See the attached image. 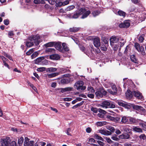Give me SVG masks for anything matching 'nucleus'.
I'll use <instances>...</instances> for the list:
<instances>
[{
  "mask_svg": "<svg viewBox=\"0 0 146 146\" xmlns=\"http://www.w3.org/2000/svg\"><path fill=\"white\" fill-rule=\"evenodd\" d=\"M71 38L73 39L75 42L77 44H78L79 41L77 38H75L73 36H71Z\"/></svg>",
  "mask_w": 146,
  "mask_h": 146,
  "instance_id": "55",
  "label": "nucleus"
},
{
  "mask_svg": "<svg viewBox=\"0 0 146 146\" xmlns=\"http://www.w3.org/2000/svg\"><path fill=\"white\" fill-rule=\"evenodd\" d=\"M46 1H47L51 5H53L55 3H56L55 0H46Z\"/></svg>",
  "mask_w": 146,
  "mask_h": 146,
  "instance_id": "58",
  "label": "nucleus"
},
{
  "mask_svg": "<svg viewBox=\"0 0 146 146\" xmlns=\"http://www.w3.org/2000/svg\"><path fill=\"white\" fill-rule=\"evenodd\" d=\"M97 116L98 117L100 118H103L104 117V115L103 114L100 113H98V114Z\"/></svg>",
  "mask_w": 146,
  "mask_h": 146,
  "instance_id": "64",
  "label": "nucleus"
},
{
  "mask_svg": "<svg viewBox=\"0 0 146 146\" xmlns=\"http://www.w3.org/2000/svg\"><path fill=\"white\" fill-rule=\"evenodd\" d=\"M17 143L15 141H12L11 143V146H16Z\"/></svg>",
  "mask_w": 146,
  "mask_h": 146,
  "instance_id": "63",
  "label": "nucleus"
},
{
  "mask_svg": "<svg viewBox=\"0 0 146 146\" xmlns=\"http://www.w3.org/2000/svg\"><path fill=\"white\" fill-rule=\"evenodd\" d=\"M111 45L114 50L115 51L117 50L118 46L117 44H111Z\"/></svg>",
  "mask_w": 146,
  "mask_h": 146,
  "instance_id": "42",
  "label": "nucleus"
},
{
  "mask_svg": "<svg viewBox=\"0 0 146 146\" xmlns=\"http://www.w3.org/2000/svg\"><path fill=\"white\" fill-rule=\"evenodd\" d=\"M70 80L69 78H63L61 80L62 84H67L70 82Z\"/></svg>",
  "mask_w": 146,
  "mask_h": 146,
  "instance_id": "26",
  "label": "nucleus"
},
{
  "mask_svg": "<svg viewBox=\"0 0 146 146\" xmlns=\"http://www.w3.org/2000/svg\"><path fill=\"white\" fill-rule=\"evenodd\" d=\"M111 116L110 115H107V118L109 119H110V120L115 121V118L112 116L113 115V114H111Z\"/></svg>",
  "mask_w": 146,
  "mask_h": 146,
  "instance_id": "45",
  "label": "nucleus"
},
{
  "mask_svg": "<svg viewBox=\"0 0 146 146\" xmlns=\"http://www.w3.org/2000/svg\"><path fill=\"white\" fill-rule=\"evenodd\" d=\"M79 47L80 49L82 51H84V52L86 53V54L88 55V54L87 53V52L86 53V52L84 51L85 50V48L84 47V46H83L82 45H79ZM86 52H87L86 51Z\"/></svg>",
  "mask_w": 146,
  "mask_h": 146,
  "instance_id": "46",
  "label": "nucleus"
},
{
  "mask_svg": "<svg viewBox=\"0 0 146 146\" xmlns=\"http://www.w3.org/2000/svg\"><path fill=\"white\" fill-rule=\"evenodd\" d=\"M106 128L110 131L112 132H114L115 131V129L114 128L111 126L107 125L106 126Z\"/></svg>",
  "mask_w": 146,
  "mask_h": 146,
  "instance_id": "31",
  "label": "nucleus"
},
{
  "mask_svg": "<svg viewBox=\"0 0 146 146\" xmlns=\"http://www.w3.org/2000/svg\"><path fill=\"white\" fill-rule=\"evenodd\" d=\"M133 96L138 99H143V97L141 94L138 91H133L132 92Z\"/></svg>",
  "mask_w": 146,
  "mask_h": 146,
  "instance_id": "9",
  "label": "nucleus"
},
{
  "mask_svg": "<svg viewBox=\"0 0 146 146\" xmlns=\"http://www.w3.org/2000/svg\"><path fill=\"white\" fill-rule=\"evenodd\" d=\"M99 132L103 135H109L111 134V132L109 131L101 129L99 130Z\"/></svg>",
  "mask_w": 146,
  "mask_h": 146,
  "instance_id": "12",
  "label": "nucleus"
},
{
  "mask_svg": "<svg viewBox=\"0 0 146 146\" xmlns=\"http://www.w3.org/2000/svg\"><path fill=\"white\" fill-rule=\"evenodd\" d=\"M29 39L31 41H27L26 43V45L28 47L32 46L34 45V43L36 45H37L40 42V37L38 35H36L35 36L30 37Z\"/></svg>",
  "mask_w": 146,
  "mask_h": 146,
  "instance_id": "1",
  "label": "nucleus"
},
{
  "mask_svg": "<svg viewBox=\"0 0 146 146\" xmlns=\"http://www.w3.org/2000/svg\"><path fill=\"white\" fill-rule=\"evenodd\" d=\"M133 130L136 132L139 133H142V130L140 128L137 127H134L133 128Z\"/></svg>",
  "mask_w": 146,
  "mask_h": 146,
  "instance_id": "30",
  "label": "nucleus"
},
{
  "mask_svg": "<svg viewBox=\"0 0 146 146\" xmlns=\"http://www.w3.org/2000/svg\"><path fill=\"white\" fill-rule=\"evenodd\" d=\"M34 2L35 3L38 4L39 3L44 4L45 3L44 1L43 0H34Z\"/></svg>",
  "mask_w": 146,
  "mask_h": 146,
  "instance_id": "35",
  "label": "nucleus"
},
{
  "mask_svg": "<svg viewBox=\"0 0 146 146\" xmlns=\"http://www.w3.org/2000/svg\"><path fill=\"white\" fill-rule=\"evenodd\" d=\"M75 7V6L73 5L68 6L65 9V11H68L72 10L74 9Z\"/></svg>",
  "mask_w": 146,
  "mask_h": 146,
  "instance_id": "34",
  "label": "nucleus"
},
{
  "mask_svg": "<svg viewBox=\"0 0 146 146\" xmlns=\"http://www.w3.org/2000/svg\"><path fill=\"white\" fill-rule=\"evenodd\" d=\"M106 93L107 92L103 88H101L99 91L96 92L95 94L97 97L99 98L102 97L103 95H106Z\"/></svg>",
  "mask_w": 146,
  "mask_h": 146,
  "instance_id": "4",
  "label": "nucleus"
},
{
  "mask_svg": "<svg viewBox=\"0 0 146 146\" xmlns=\"http://www.w3.org/2000/svg\"><path fill=\"white\" fill-rule=\"evenodd\" d=\"M125 94L127 98L129 99L131 98L133 96V95L132 93V92H131L129 90H127L125 93Z\"/></svg>",
  "mask_w": 146,
  "mask_h": 146,
  "instance_id": "19",
  "label": "nucleus"
},
{
  "mask_svg": "<svg viewBox=\"0 0 146 146\" xmlns=\"http://www.w3.org/2000/svg\"><path fill=\"white\" fill-rule=\"evenodd\" d=\"M110 44H117L119 39L115 36H112L110 39Z\"/></svg>",
  "mask_w": 146,
  "mask_h": 146,
  "instance_id": "13",
  "label": "nucleus"
},
{
  "mask_svg": "<svg viewBox=\"0 0 146 146\" xmlns=\"http://www.w3.org/2000/svg\"><path fill=\"white\" fill-rule=\"evenodd\" d=\"M104 138L106 141L107 142L111 144L113 142L109 137H104Z\"/></svg>",
  "mask_w": 146,
  "mask_h": 146,
  "instance_id": "40",
  "label": "nucleus"
},
{
  "mask_svg": "<svg viewBox=\"0 0 146 146\" xmlns=\"http://www.w3.org/2000/svg\"><path fill=\"white\" fill-rule=\"evenodd\" d=\"M88 97L91 98H93L94 97V95L92 94H89L87 95Z\"/></svg>",
  "mask_w": 146,
  "mask_h": 146,
  "instance_id": "62",
  "label": "nucleus"
},
{
  "mask_svg": "<svg viewBox=\"0 0 146 146\" xmlns=\"http://www.w3.org/2000/svg\"><path fill=\"white\" fill-rule=\"evenodd\" d=\"M54 46L57 50L60 52H62V49L60 43L55 42Z\"/></svg>",
  "mask_w": 146,
  "mask_h": 146,
  "instance_id": "14",
  "label": "nucleus"
},
{
  "mask_svg": "<svg viewBox=\"0 0 146 146\" xmlns=\"http://www.w3.org/2000/svg\"><path fill=\"white\" fill-rule=\"evenodd\" d=\"M46 51L50 52H55V49L52 48H47L46 49Z\"/></svg>",
  "mask_w": 146,
  "mask_h": 146,
  "instance_id": "47",
  "label": "nucleus"
},
{
  "mask_svg": "<svg viewBox=\"0 0 146 146\" xmlns=\"http://www.w3.org/2000/svg\"><path fill=\"white\" fill-rule=\"evenodd\" d=\"M129 137V135L128 134H122L119 136V138L122 139H128Z\"/></svg>",
  "mask_w": 146,
  "mask_h": 146,
  "instance_id": "23",
  "label": "nucleus"
},
{
  "mask_svg": "<svg viewBox=\"0 0 146 146\" xmlns=\"http://www.w3.org/2000/svg\"><path fill=\"white\" fill-rule=\"evenodd\" d=\"M68 1H66L64 0H62L59 1H56L55 5L56 7H59L61 6H64L69 4Z\"/></svg>",
  "mask_w": 146,
  "mask_h": 146,
  "instance_id": "8",
  "label": "nucleus"
},
{
  "mask_svg": "<svg viewBox=\"0 0 146 146\" xmlns=\"http://www.w3.org/2000/svg\"><path fill=\"white\" fill-rule=\"evenodd\" d=\"M117 14L124 17L125 16L126 13L122 11L119 10L118 11Z\"/></svg>",
  "mask_w": 146,
  "mask_h": 146,
  "instance_id": "28",
  "label": "nucleus"
},
{
  "mask_svg": "<svg viewBox=\"0 0 146 146\" xmlns=\"http://www.w3.org/2000/svg\"><path fill=\"white\" fill-rule=\"evenodd\" d=\"M80 9V11H82V15L81 17V18L84 19L86 18L90 13V11H86L85 8H82Z\"/></svg>",
  "mask_w": 146,
  "mask_h": 146,
  "instance_id": "7",
  "label": "nucleus"
},
{
  "mask_svg": "<svg viewBox=\"0 0 146 146\" xmlns=\"http://www.w3.org/2000/svg\"><path fill=\"white\" fill-rule=\"evenodd\" d=\"M46 68L45 67H42L38 68L37 70L39 72H43L45 71Z\"/></svg>",
  "mask_w": 146,
  "mask_h": 146,
  "instance_id": "48",
  "label": "nucleus"
},
{
  "mask_svg": "<svg viewBox=\"0 0 146 146\" xmlns=\"http://www.w3.org/2000/svg\"><path fill=\"white\" fill-rule=\"evenodd\" d=\"M91 110L94 113H97L98 111V109H97L96 108L92 107L91 109Z\"/></svg>",
  "mask_w": 146,
  "mask_h": 146,
  "instance_id": "51",
  "label": "nucleus"
},
{
  "mask_svg": "<svg viewBox=\"0 0 146 146\" xmlns=\"http://www.w3.org/2000/svg\"><path fill=\"white\" fill-rule=\"evenodd\" d=\"M24 141V139L23 137H21L18 139V143L19 145H22Z\"/></svg>",
  "mask_w": 146,
  "mask_h": 146,
  "instance_id": "38",
  "label": "nucleus"
},
{
  "mask_svg": "<svg viewBox=\"0 0 146 146\" xmlns=\"http://www.w3.org/2000/svg\"><path fill=\"white\" fill-rule=\"evenodd\" d=\"M107 123V122L105 121H98L96 123V124L98 126H102L106 125Z\"/></svg>",
  "mask_w": 146,
  "mask_h": 146,
  "instance_id": "24",
  "label": "nucleus"
},
{
  "mask_svg": "<svg viewBox=\"0 0 146 146\" xmlns=\"http://www.w3.org/2000/svg\"><path fill=\"white\" fill-rule=\"evenodd\" d=\"M118 104L120 106L124 107L126 108L127 109H129L131 108V106L132 105L131 104L128 105L126 104H125L123 103L122 102L120 101L118 102Z\"/></svg>",
  "mask_w": 146,
  "mask_h": 146,
  "instance_id": "16",
  "label": "nucleus"
},
{
  "mask_svg": "<svg viewBox=\"0 0 146 146\" xmlns=\"http://www.w3.org/2000/svg\"><path fill=\"white\" fill-rule=\"evenodd\" d=\"M72 100V98H63V100L64 101H70Z\"/></svg>",
  "mask_w": 146,
  "mask_h": 146,
  "instance_id": "60",
  "label": "nucleus"
},
{
  "mask_svg": "<svg viewBox=\"0 0 146 146\" xmlns=\"http://www.w3.org/2000/svg\"><path fill=\"white\" fill-rule=\"evenodd\" d=\"M73 88L70 87H68L64 88H61V92L62 93H64L65 92L68 91H71L72 90Z\"/></svg>",
  "mask_w": 146,
  "mask_h": 146,
  "instance_id": "20",
  "label": "nucleus"
},
{
  "mask_svg": "<svg viewBox=\"0 0 146 146\" xmlns=\"http://www.w3.org/2000/svg\"><path fill=\"white\" fill-rule=\"evenodd\" d=\"M139 137L141 139L143 140H145L146 138V137L144 134H141L139 136Z\"/></svg>",
  "mask_w": 146,
  "mask_h": 146,
  "instance_id": "56",
  "label": "nucleus"
},
{
  "mask_svg": "<svg viewBox=\"0 0 146 146\" xmlns=\"http://www.w3.org/2000/svg\"><path fill=\"white\" fill-rule=\"evenodd\" d=\"M135 47L138 52H141L142 55H145V50L143 46H140L139 44L136 43L135 44Z\"/></svg>",
  "mask_w": 146,
  "mask_h": 146,
  "instance_id": "5",
  "label": "nucleus"
},
{
  "mask_svg": "<svg viewBox=\"0 0 146 146\" xmlns=\"http://www.w3.org/2000/svg\"><path fill=\"white\" fill-rule=\"evenodd\" d=\"M3 54L4 55V56L7 58H8L10 60H12V58L10 56V55L8 54L7 53H6L5 52H3Z\"/></svg>",
  "mask_w": 146,
  "mask_h": 146,
  "instance_id": "59",
  "label": "nucleus"
},
{
  "mask_svg": "<svg viewBox=\"0 0 146 146\" xmlns=\"http://www.w3.org/2000/svg\"><path fill=\"white\" fill-rule=\"evenodd\" d=\"M131 61L135 63H137L138 62L135 56L134 55L131 56Z\"/></svg>",
  "mask_w": 146,
  "mask_h": 146,
  "instance_id": "32",
  "label": "nucleus"
},
{
  "mask_svg": "<svg viewBox=\"0 0 146 146\" xmlns=\"http://www.w3.org/2000/svg\"><path fill=\"white\" fill-rule=\"evenodd\" d=\"M57 69L55 68L50 67L46 69V71L48 72H53L56 71Z\"/></svg>",
  "mask_w": 146,
  "mask_h": 146,
  "instance_id": "22",
  "label": "nucleus"
},
{
  "mask_svg": "<svg viewBox=\"0 0 146 146\" xmlns=\"http://www.w3.org/2000/svg\"><path fill=\"white\" fill-rule=\"evenodd\" d=\"M130 122L132 123H136L137 121L134 118L131 117L129 119Z\"/></svg>",
  "mask_w": 146,
  "mask_h": 146,
  "instance_id": "52",
  "label": "nucleus"
},
{
  "mask_svg": "<svg viewBox=\"0 0 146 146\" xmlns=\"http://www.w3.org/2000/svg\"><path fill=\"white\" fill-rule=\"evenodd\" d=\"M100 49L102 50L106 51L107 50V48L104 45H103L100 46Z\"/></svg>",
  "mask_w": 146,
  "mask_h": 146,
  "instance_id": "57",
  "label": "nucleus"
},
{
  "mask_svg": "<svg viewBox=\"0 0 146 146\" xmlns=\"http://www.w3.org/2000/svg\"><path fill=\"white\" fill-rule=\"evenodd\" d=\"M62 46L64 49L65 51H67L69 50V48L67 46L66 43H63L62 44Z\"/></svg>",
  "mask_w": 146,
  "mask_h": 146,
  "instance_id": "37",
  "label": "nucleus"
},
{
  "mask_svg": "<svg viewBox=\"0 0 146 146\" xmlns=\"http://www.w3.org/2000/svg\"><path fill=\"white\" fill-rule=\"evenodd\" d=\"M94 138L100 140L102 141H104V139L102 137L99 136L97 134H95L94 136Z\"/></svg>",
  "mask_w": 146,
  "mask_h": 146,
  "instance_id": "44",
  "label": "nucleus"
},
{
  "mask_svg": "<svg viewBox=\"0 0 146 146\" xmlns=\"http://www.w3.org/2000/svg\"><path fill=\"white\" fill-rule=\"evenodd\" d=\"M100 13V12L99 11L96 10L93 11L92 12V14L93 15V16L96 17Z\"/></svg>",
  "mask_w": 146,
  "mask_h": 146,
  "instance_id": "36",
  "label": "nucleus"
},
{
  "mask_svg": "<svg viewBox=\"0 0 146 146\" xmlns=\"http://www.w3.org/2000/svg\"><path fill=\"white\" fill-rule=\"evenodd\" d=\"M33 51V49H31L26 53V54L27 55H29L32 53Z\"/></svg>",
  "mask_w": 146,
  "mask_h": 146,
  "instance_id": "53",
  "label": "nucleus"
},
{
  "mask_svg": "<svg viewBox=\"0 0 146 146\" xmlns=\"http://www.w3.org/2000/svg\"><path fill=\"white\" fill-rule=\"evenodd\" d=\"M111 88L113 91L115 92V93H116L117 89L116 86L115 85H113L112 86Z\"/></svg>",
  "mask_w": 146,
  "mask_h": 146,
  "instance_id": "54",
  "label": "nucleus"
},
{
  "mask_svg": "<svg viewBox=\"0 0 146 146\" xmlns=\"http://www.w3.org/2000/svg\"><path fill=\"white\" fill-rule=\"evenodd\" d=\"M14 34L13 31H9V32L8 33V36L9 37H11V36H14Z\"/></svg>",
  "mask_w": 146,
  "mask_h": 146,
  "instance_id": "61",
  "label": "nucleus"
},
{
  "mask_svg": "<svg viewBox=\"0 0 146 146\" xmlns=\"http://www.w3.org/2000/svg\"><path fill=\"white\" fill-rule=\"evenodd\" d=\"M94 46L97 48L99 47L100 45V40L98 38H95L94 40Z\"/></svg>",
  "mask_w": 146,
  "mask_h": 146,
  "instance_id": "15",
  "label": "nucleus"
},
{
  "mask_svg": "<svg viewBox=\"0 0 146 146\" xmlns=\"http://www.w3.org/2000/svg\"><path fill=\"white\" fill-rule=\"evenodd\" d=\"M11 139L9 137L3 139L1 141V146H8L10 143Z\"/></svg>",
  "mask_w": 146,
  "mask_h": 146,
  "instance_id": "6",
  "label": "nucleus"
},
{
  "mask_svg": "<svg viewBox=\"0 0 146 146\" xmlns=\"http://www.w3.org/2000/svg\"><path fill=\"white\" fill-rule=\"evenodd\" d=\"M38 54V53L37 52H35L33 53L31 55V58L34 59L37 57Z\"/></svg>",
  "mask_w": 146,
  "mask_h": 146,
  "instance_id": "43",
  "label": "nucleus"
},
{
  "mask_svg": "<svg viewBox=\"0 0 146 146\" xmlns=\"http://www.w3.org/2000/svg\"><path fill=\"white\" fill-rule=\"evenodd\" d=\"M34 144V142L33 141H31L27 142L26 141L24 142V146H33Z\"/></svg>",
  "mask_w": 146,
  "mask_h": 146,
  "instance_id": "21",
  "label": "nucleus"
},
{
  "mask_svg": "<svg viewBox=\"0 0 146 146\" xmlns=\"http://www.w3.org/2000/svg\"><path fill=\"white\" fill-rule=\"evenodd\" d=\"M44 56H41L36 59L35 62L36 64H38L42 60H44Z\"/></svg>",
  "mask_w": 146,
  "mask_h": 146,
  "instance_id": "25",
  "label": "nucleus"
},
{
  "mask_svg": "<svg viewBox=\"0 0 146 146\" xmlns=\"http://www.w3.org/2000/svg\"><path fill=\"white\" fill-rule=\"evenodd\" d=\"M50 58L53 60H58L60 58V57L58 54H53L50 56Z\"/></svg>",
  "mask_w": 146,
  "mask_h": 146,
  "instance_id": "18",
  "label": "nucleus"
},
{
  "mask_svg": "<svg viewBox=\"0 0 146 146\" xmlns=\"http://www.w3.org/2000/svg\"><path fill=\"white\" fill-rule=\"evenodd\" d=\"M98 111H99L100 113L104 115L106 114V111L100 108L98 109Z\"/></svg>",
  "mask_w": 146,
  "mask_h": 146,
  "instance_id": "49",
  "label": "nucleus"
},
{
  "mask_svg": "<svg viewBox=\"0 0 146 146\" xmlns=\"http://www.w3.org/2000/svg\"><path fill=\"white\" fill-rule=\"evenodd\" d=\"M128 121V119L127 117L125 116H123L122 117L121 121L123 123H125L127 122Z\"/></svg>",
  "mask_w": 146,
  "mask_h": 146,
  "instance_id": "39",
  "label": "nucleus"
},
{
  "mask_svg": "<svg viewBox=\"0 0 146 146\" xmlns=\"http://www.w3.org/2000/svg\"><path fill=\"white\" fill-rule=\"evenodd\" d=\"M84 84V82L83 81H79L75 83L74 87L78 90H84L86 89V87L83 86Z\"/></svg>",
  "mask_w": 146,
  "mask_h": 146,
  "instance_id": "3",
  "label": "nucleus"
},
{
  "mask_svg": "<svg viewBox=\"0 0 146 146\" xmlns=\"http://www.w3.org/2000/svg\"><path fill=\"white\" fill-rule=\"evenodd\" d=\"M133 107L134 109L140 111H141L142 112H143V113L145 112L146 111L141 106L136 105H134L133 106Z\"/></svg>",
  "mask_w": 146,
  "mask_h": 146,
  "instance_id": "11",
  "label": "nucleus"
},
{
  "mask_svg": "<svg viewBox=\"0 0 146 146\" xmlns=\"http://www.w3.org/2000/svg\"><path fill=\"white\" fill-rule=\"evenodd\" d=\"M55 42H51L45 44L44 46L46 47H51L54 46Z\"/></svg>",
  "mask_w": 146,
  "mask_h": 146,
  "instance_id": "29",
  "label": "nucleus"
},
{
  "mask_svg": "<svg viewBox=\"0 0 146 146\" xmlns=\"http://www.w3.org/2000/svg\"><path fill=\"white\" fill-rule=\"evenodd\" d=\"M82 11H80V9L76 13L72 15V18L74 19H77L79 15H82Z\"/></svg>",
  "mask_w": 146,
  "mask_h": 146,
  "instance_id": "17",
  "label": "nucleus"
},
{
  "mask_svg": "<svg viewBox=\"0 0 146 146\" xmlns=\"http://www.w3.org/2000/svg\"><path fill=\"white\" fill-rule=\"evenodd\" d=\"M111 139L115 141H117L119 140V139L117 137V136L116 135H115L114 136H113L111 137Z\"/></svg>",
  "mask_w": 146,
  "mask_h": 146,
  "instance_id": "50",
  "label": "nucleus"
},
{
  "mask_svg": "<svg viewBox=\"0 0 146 146\" xmlns=\"http://www.w3.org/2000/svg\"><path fill=\"white\" fill-rule=\"evenodd\" d=\"M79 29L78 28L76 27H73L72 28H71L69 29V31L70 32H75L77 31Z\"/></svg>",
  "mask_w": 146,
  "mask_h": 146,
  "instance_id": "33",
  "label": "nucleus"
},
{
  "mask_svg": "<svg viewBox=\"0 0 146 146\" xmlns=\"http://www.w3.org/2000/svg\"><path fill=\"white\" fill-rule=\"evenodd\" d=\"M130 23L129 20H126L120 24L119 26L120 28H127L130 26Z\"/></svg>",
  "mask_w": 146,
  "mask_h": 146,
  "instance_id": "10",
  "label": "nucleus"
},
{
  "mask_svg": "<svg viewBox=\"0 0 146 146\" xmlns=\"http://www.w3.org/2000/svg\"><path fill=\"white\" fill-rule=\"evenodd\" d=\"M100 107L103 108H114L115 105L113 103L110 101H105L103 102L100 105Z\"/></svg>",
  "mask_w": 146,
  "mask_h": 146,
  "instance_id": "2",
  "label": "nucleus"
},
{
  "mask_svg": "<svg viewBox=\"0 0 146 146\" xmlns=\"http://www.w3.org/2000/svg\"><path fill=\"white\" fill-rule=\"evenodd\" d=\"M59 74L58 72L52 73L50 74H48L47 75L48 77L49 78H52L55 77Z\"/></svg>",
  "mask_w": 146,
  "mask_h": 146,
  "instance_id": "27",
  "label": "nucleus"
},
{
  "mask_svg": "<svg viewBox=\"0 0 146 146\" xmlns=\"http://www.w3.org/2000/svg\"><path fill=\"white\" fill-rule=\"evenodd\" d=\"M87 90L88 91H89L91 93H94L95 92V90L91 86H88L87 88Z\"/></svg>",
  "mask_w": 146,
  "mask_h": 146,
  "instance_id": "41",
  "label": "nucleus"
}]
</instances>
